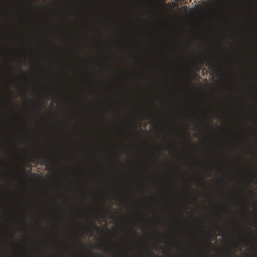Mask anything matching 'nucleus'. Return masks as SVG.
Wrapping results in <instances>:
<instances>
[{"label":"nucleus","instance_id":"f257e3e1","mask_svg":"<svg viewBox=\"0 0 257 257\" xmlns=\"http://www.w3.org/2000/svg\"><path fill=\"white\" fill-rule=\"evenodd\" d=\"M93 219H96V95L93 96Z\"/></svg>","mask_w":257,"mask_h":257},{"label":"nucleus","instance_id":"7ed1b4c3","mask_svg":"<svg viewBox=\"0 0 257 257\" xmlns=\"http://www.w3.org/2000/svg\"><path fill=\"white\" fill-rule=\"evenodd\" d=\"M93 228L94 231L96 230V225L95 224V223L93 224Z\"/></svg>","mask_w":257,"mask_h":257},{"label":"nucleus","instance_id":"39448f33","mask_svg":"<svg viewBox=\"0 0 257 257\" xmlns=\"http://www.w3.org/2000/svg\"><path fill=\"white\" fill-rule=\"evenodd\" d=\"M96 239V236L95 235L94 237V241H95Z\"/></svg>","mask_w":257,"mask_h":257},{"label":"nucleus","instance_id":"20e7f679","mask_svg":"<svg viewBox=\"0 0 257 257\" xmlns=\"http://www.w3.org/2000/svg\"><path fill=\"white\" fill-rule=\"evenodd\" d=\"M93 257H96V253L95 252L93 253Z\"/></svg>","mask_w":257,"mask_h":257},{"label":"nucleus","instance_id":"f03ea898","mask_svg":"<svg viewBox=\"0 0 257 257\" xmlns=\"http://www.w3.org/2000/svg\"><path fill=\"white\" fill-rule=\"evenodd\" d=\"M48 157V155L47 154H43V155H41L40 156H38L37 158H38V160H39V159H45V157Z\"/></svg>","mask_w":257,"mask_h":257},{"label":"nucleus","instance_id":"423d86ee","mask_svg":"<svg viewBox=\"0 0 257 257\" xmlns=\"http://www.w3.org/2000/svg\"><path fill=\"white\" fill-rule=\"evenodd\" d=\"M96 244H94V247L95 248V247H96Z\"/></svg>","mask_w":257,"mask_h":257}]
</instances>
